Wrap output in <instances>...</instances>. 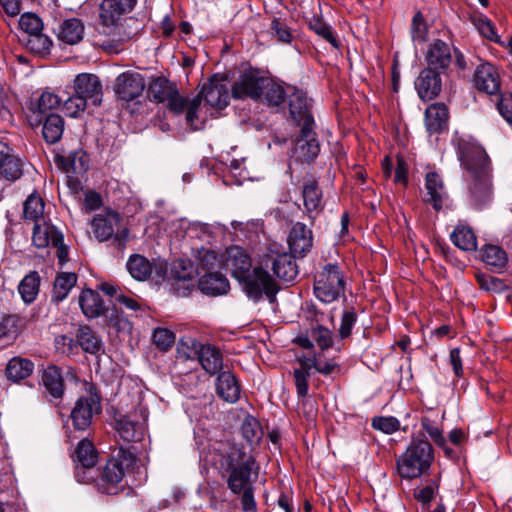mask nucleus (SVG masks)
I'll list each match as a JSON object with an SVG mask.
<instances>
[{"instance_id": "obj_1", "label": "nucleus", "mask_w": 512, "mask_h": 512, "mask_svg": "<svg viewBox=\"0 0 512 512\" xmlns=\"http://www.w3.org/2000/svg\"><path fill=\"white\" fill-rule=\"evenodd\" d=\"M205 461L214 466L223 476L227 475V485L233 493H242V505L245 511L255 509L256 504L250 484L255 461L242 446L230 440L216 441L205 456Z\"/></svg>"}, {"instance_id": "obj_2", "label": "nucleus", "mask_w": 512, "mask_h": 512, "mask_svg": "<svg viewBox=\"0 0 512 512\" xmlns=\"http://www.w3.org/2000/svg\"><path fill=\"white\" fill-rule=\"evenodd\" d=\"M222 262L249 299L258 302L265 295L270 302L275 300L278 292L277 283L262 267V261L259 266L252 268L251 258L245 250L239 246H232L226 249Z\"/></svg>"}, {"instance_id": "obj_3", "label": "nucleus", "mask_w": 512, "mask_h": 512, "mask_svg": "<svg viewBox=\"0 0 512 512\" xmlns=\"http://www.w3.org/2000/svg\"><path fill=\"white\" fill-rule=\"evenodd\" d=\"M459 159L471 180L469 185L470 203L482 208L491 200L489 159L479 146H465L460 150Z\"/></svg>"}, {"instance_id": "obj_4", "label": "nucleus", "mask_w": 512, "mask_h": 512, "mask_svg": "<svg viewBox=\"0 0 512 512\" xmlns=\"http://www.w3.org/2000/svg\"><path fill=\"white\" fill-rule=\"evenodd\" d=\"M149 92L155 101L166 103L172 113L179 115L185 112L186 122L194 130L202 128L204 118L199 113V97L192 99L182 97L176 86L164 78L154 80L149 87Z\"/></svg>"}, {"instance_id": "obj_5", "label": "nucleus", "mask_w": 512, "mask_h": 512, "mask_svg": "<svg viewBox=\"0 0 512 512\" xmlns=\"http://www.w3.org/2000/svg\"><path fill=\"white\" fill-rule=\"evenodd\" d=\"M434 460L433 448L428 440L414 437L397 459V471L404 479L419 478L429 470Z\"/></svg>"}, {"instance_id": "obj_6", "label": "nucleus", "mask_w": 512, "mask_h": 512, "mask_svg": "<svg viewBox=\"0 0 512 512\" xmlns=\"http://www.w3.org/2000/svg\"><path fill=\"white\" fill-rule=\"evenodd\" d=\"M90 224L92 232L99 242L113 238L114 243H116L119 249L125 248L129 238V231L126 227H121L122 218L119 213L107 210L96 214Z\"/></svg>"}, {"instance_id": "obj_7", "label": "nucleus", "mask_w": 512, "mask_h": 512, "mask_svg": "<svg viewBox=\"0 0 512 512\" xmlns=\"http://www.w3.org/2000/svg\"><path fill=\"white\" fill-rule=\"evenodd\" d=\"M313 290L315 297L326 304H330L343 296L345 280L339 267L333 264L326 265L315 276Z\"/></svg>"}, {"instance_id": "obj_8", "label": "nucleus", "mask_w": 512, "mask_h": 512, "mask_svg": "<svg viewBox=\"0 0 512 512\" xmlns=\"http://www.w3.org/2000/svg\"><path fill=\"white\" fill-rule=\"evenodd\" d=\"M262 267L265 270L271 268L275 276L284 281H292L298 274L294 256L284 251L283 247L277 243L268 247L262 257Z\"/></svg>"}, {"instance_id": "obj_9", "label": "nucleus", "mask_w": 512, "mask_h": 512, "mask_svg": "<svg viewBox=\"0 0 512 512\" xmlns=\"http://www.w3.org/2000/svg\"><path fill=\"white\" fill-rule=\"evenodd\" d=\"M147 420L148 411L139 404L133 411L124 415L119 414L116 419V430L124 441H140L144 436Z\"/></svg>"}, {"instance_id": "obj_10", "label": "nucleus", "mask_w": 512, "mask_h": 512, "mask_svg": "<svg viewBox=\"0 0 512 512\" xmlns=\"http://www.w3.org/2000/svg\"><path fill=\"white\" fill-rule=\"evenodd\" d=\"M267 77L257 69H247L242 72L231 87V95L235 99L259 100L263 95V86Z\"/></svg>"}, {"instance_id": "obj_11", "label": "nucleus", "mask_w": 512, "mask_h": 512, "mask_svg": "<svg viewBox=\"0 0 512 512\" xmlns=\"http://www.w3.org/2000/svg\"><path fill=\"white\" fill-rule=\"evenodd\" d=\"M89 156L82 149L70 152L59 158V163L66 173L67 182L71 189L77 191L81 186V178L89 168Z\"/></svg>"}, {"instance_id": "obj_12", "label": "nucleus", "mask_w": 512, "mask_h": 512, "mask_svg": "<svg viewBox=\"0 0 512 512\" xmlns=\"http://www.w3.org/2000/svg\"><path fill=\"white\" fill-rule=\"evenodd\" d=\"M100 411V399L96 394L89 393L80 397L71 411L74 428L81 431L86 430L91 424L93 415Z\"/></svg>"}, {"instance_id": "obj_13", "label": "nucleus", "mask_w": 512, "mask_h": 512, "mask_svg": "<svg viewBox=\"0 0 512 512\" xmlns=\"http://www.w3.org/2000/svg\"><path fill=\"white\" fill-rule=\"evenodd\" d=\"M74 94L86 100L89 104L98 106L102 102L103 91L99 78L94 74L82 73L75 77Z\"/></svg>"}, {"instance_id": "obj_14", "label": "nucleus", "mask_w": 512, "mask_h": 512, "mask_svg": "<svg viewBox=\"0 0 512 512\" xmlns=\"http://www.w3.org/2000/svg\"><path fill=\"white\" fill-rule=\"evenodd\" d=\"M144 88V79L139 73L126 71L115 79V93L119 99L124 101L136 99L142 94Z\"/></svg>"}, {"instance_id": "obj_15", "label": "nucleus", "mask_w": 512, "mask_h": 512, "mask_svg": "<svg viewBox=\"0 0 512 512\" xmlns=\"http://www.w3.org/2000/svg\"><path fill=\"white\" fill-rule=\"evenodd\" d=\"M291 118L302 127L313 126L314 119L310 113V103L306 94L299 89L291 88L288 96Z\"/></svg>"}, {"instance_id": "obj_16", "label": "nucleus", "mask_w": 512, "mask_h": 512, "mask_svg": "<svg viewBox=\"0 0 512 512\" xmlns=\"http://www.w3.org/2000/svg\"><path fill=\"white\" fill-rule=\"evenodd\" d=\"M200 102L202 98L212 107L222 109L228 105L229 91L224 80L214 76L208 84H205L199 95Z\"/></svg>"}, {"instance_id": "obj_17", "label": "nucleus", "mask_w": 512, "mask_h": 512, "mask_svg": "<svg viewBox=\"0 0 512 512\" xmlns=\"http://www.w3.org/2000/svg\"><path fill=\"white\" fill-rule=\"evenodd\" d=\"M137 0H103L100 5V20L105 26H114L121 17L129 13Z\"/></svg>"}, {"instance_id": "obj_18", "label": "nucleus", "mask_w": 512, "mask_h": 512, "mask_svg": "<svg viewBox=\"0 0 512 512\" xmlns=\"http://www.w3.org/2000/svg\"><path fill=\"white\" fill-rule=\"evenodd\" d=\"M319 150L313 126L302 127L293 149L296 158L301 161H311L317 157Z\"/></svg>"}, {"instance_id": "obj_19", "label": "nucleus", "mask_w": 512, "mask_h": 512, "mask_svg": "<svg viewBox=\"0 0 512 512\" xmlns=\"http://www.w3.org/2000/svg\"><path fill=\"white\" fill-rule=\"evenodd\" d=\"M475 87L482 92L493 95L500 90V76L490 63L480 64L474 73Z\"/></svg>"}, {"instance_id": "obj_20", "label": "nucleus", "mask_w": 512, "mask_h": 512, "mask_svg": "<svg viewBox=\"0 0 512 512\" xmlns=\"http://www.w3.org/2000/svg\"><path fill=\"white\" fill-rule=\"evenodd\" d=\"M441 86L439 72L431 68L422 70L415 81L418 96L423 101H430L437 97L441 91Z\"/></svg>"}, {"instance_id": "obj_21", "label": "nucleus", "mask_w": 512, "mask_h": 512, "mask_svg": "<svg viewBox=\"0 0 512 512\" xmlns=\"http://www.w3.org/2000/svg\"><path fill=\"white\" fill-rule=\"evenodd\" d=\"M425 190V201L430 203L435 210H440L448 198V193L442 177L437 172L431 171L426 174Z\"/></svg>"}, {"instance_id": "obj_22", "label": "nucleus", "mask_w": 512, "mask_h": 512, "mask_svg": "<svg viewBox=\"0 0 512 512\" xmlns=\"http://www.w3.org/2000/svg\"><path fill=\"white\" fill-rule=\"evenodd\" d=\"M312 232L305 224L297 222L292 226L288 245L294 256H304L312 247Z\"/></svg>"}, {"instance_id": "obj_23", "label": "nucleus", "mask_w": 512, "mask_h": 512, "mask_svg": "<svg viewBox=\"0 0 512 512\" xmlns=\"http://www.w3.org/2000/svg\"><path fill=\"white\" fill-rule=\"evenodd\" d=\"M63 99L50 91H44L35 104H32L30 123L32 126H38L42 123V117L53 113L52 110L57 109Z\"/></svg>"}, {"instance_id": "obj_24", "label": "nucleus", "mask_w": 512, "mask_h": 512, "mask_svg": "<svg viewBox=\"0 0 512 512\" xmlns=\"http://www.w3.org/2000/svg\"><path fill=\"white\" fill-rule=\"evenodd\" d=\"M32 241L37 248H46L50 245H59L64 239L63 234L54 225L39 221L34 225Z\"/></svg>"}, {"instance_id": "obj_25", "label": "nucleus", "mask_w": 512, "mask_h": 512, "mask_svg": "<svg viewBox=\"0 0 512 512\" xmlns=\"http://www.w3.org/2000/svg\"><path fill=\"white\" fill-rule=\"evenodd\" d=\"M216 392L217 395L226 402L235 403L239 400L241 387L234 374L229 370L222 371L218 374L216 379Z\"/></svg>"}, {"instance_id": "obj_26", "label": "nucleus", "mask_w": 512, "mask_h": 512, "mask_svg": "<svg viewBox=\"0 0 512 512\" xmlns=\"http://www.w3.org/2000/svg\"><path fill=\"white\" fill-rule=\"evenodd\" d=\"M78 303L82 313L90 319L104 314L106 307L101 295L92 289H84L78 297Z\"/></svg>"}, {"instance_id": "obj_27", "label": "nucleus", "mask_w": 512, "mask_h": 512, "mask_svg": "<svg viewBox=\"0 0 512 512\" xmlns=\"http://www.w3.org/2000/svg\"><path fill=\"white\" fill-rule=\"evenodd\" d=\"M448 109L442 103L430 105L425 111V126L430 135L439 134L447 128Z\"/></svg>"}, {"instance_id": "obj_28", "label": "nucleus", "mask_w": 512, "mask_h": 512, "mask_svg": "<svg viewBox=\"0 0 512 512\" xmlns=\"http://www.w3.org/2000/svg\"><path fill=\"white\" fill-rule=\"evenodd\" d=\"M426 60L428 68L437 72L445 70L451 63L450 47L442 40H436L429 48Z\"/></svg>"}, {"instance_id": "obj_29", "label": "nucleus", "mask_w": 512, "mask_h": 512, "mask_svg": "<svg viewBox=\"0 0 512 512\" xmlns=\"http://www.w3.org/2000/svg\"><path fill=\"white\" fill-rule=\"evenodd\" d=\"M199 290L208 296L216 297L227 294L230 289L229 282L220 273H206L198 282Z\"/></svg>"}, {"instance_id": "obj_30", "label": "nucleus", "mask_w": 512, "mask_h": 512, "mask_svg": "<svg viewBox=\"0 0 512 512\" xmlns=\"http://www.w3.org/2000/svg\"><path fill=\"white\" fill-rule=\"evenodd\" d=\"M198 359L202 368L210 375L221 373L224 368L223 357L218 348L212 345H201Z\"/></svg>"}, {"instance_id": "obj_31", "label": "nucleus", "mask_w": 512, "mask_h": 512, "mask_svg": "<svg viewBox=\"0 0 512 512\" xmlns=\"http://www.w3.org/2000/svg\"><path fill=\"white\" fill-rule=\"evenodd\" d=\"M84 25L77 18L64 20L59 26L58 39L66 44L75 45L83 39Z\"/></svg>"}, {"instance_id": "obj_32", "label": "nucleus", "mask_w": 512, "mask_h": 512, "mask_svg": "<svg viewBox=\"0 0 512 512\" xmlns=\"http://www.w3.org/2000/svg\"><path fill=\"white\" fill-rule=\"evenodd\" d=\"M124 470L122 464L115 460H109L104 468L102 476V489L107 494L117 493L116 485L122 481Z\"/></svg>"}, {"instance_id": "obj_33", "label": "nucleus", "mask_w": 512, "mask_h": 512, "mask_svg": "<svg viewBox=\"0 0 512 512\" xmlns=\"http://www.w3.org/2000/svg\"><path fill=\"white\" fill-rule=\"evenodd\" d=\"M42 384L46 392L54 399L61 398L64 393V381L61 371L56 366H49L43 371Z\"/></svg>"}, {"instance_id": "obj_34", "label": "nucleus", "mask_w": 512, "mask_h": 512, "mask_svg": "<svg viewBox=\"0 0 512 512\" xmlns=\"http://www.w3.org/2000/svg\"><path fill=\"white\" fill-rule=\"evenodd\" d=\"M450 237L453 244L463 251H474L477 248L475 232L467 224L459 223Z\"/></svg>"}, {"instance_id": "obj_35", "label": "nucleus", "mask_w": 512, "mask_h": 512, "mask_svg": "<svg viewBox=\"0 0 512 512\" xmlns=\"http://www.w3.org/2000/svg\"><path fill=\"white\" fill-rule=\"evenodd\" d=\"M481 259L491 270L500 272L508 262L507 253L497 245L488 244L481 250Z\"/></svg>"}, {"instance_id": "obj_36", "label": "nucleus", "mask_w": 512, "mask_h": 512, "mask_svg": "<svg viewBox=\"0 0 512 512\" xmlns=\"http://www.w3.org/2000/svg\"><path fill=\"white\" fill-rule=\"evenodd\" d=\"M42 119V134L45 141L49 144L58 142L64 131V119L55 113H50Z\"/></svg>"}, {"instance_id": "obj_37", "label": "nucleus", "mask_w": 512, "mask_h": 512, "mask_svg": "<svg viewBox=\"0 0 512 512\" xmlns=\"http://www.w3.org/2000/svg\"><path fill=\"white\" fill-rule=\"evenodd\" d=\"M77 275L72 272H62L57 274L52 289V301L62 302L70 293L71 289L77 283Z\"/></svg>"}, {"instance_id": "obj_38", "label": "nucleus", "mask_w": 512, "mask_h": 512, "mask_svg": "<svg viewBox=\"0 0 512 512\" xmlns=\"http://www.w3.org/2000/svg\"><path fill=\"white\" fill-rule=\"evenodd\" d=\"M291 86L284 87L267 77L263 86V95L268 106L279 107L287 100Z\"/></svg>"}, {"instance_id": "obj_39", "label": "nucleus", "mask_w": 512, "mask_h": 512, "mask_svg": "<svg viewBox=\"0 0 512 512\" xmlns=\"http://www.w3.org/2000/svg\"><path fill=\"white\" fill-rule=\"evenodd\" d=\"M303 201L308 213L322 209V192L314 179H307L302 189Z\"/></svg>"}, {"instance_id": "obj_40", "label": "nucleus", "mask_w": 512, "mask_h": 512, "mask_svg": "<svg viewBox=\"0 0 512 512\" xmlns=\"http://www.w3.org/2000/svg\"><path fill=\"white\" fill-rule=\"evenodd\" d=\"M40 289V275L37 271L29 272L19 283L18 291L22 300L30 304L35 301Z\"/></svg>"}, {"instance_id": "obj_41", "label": "nucleus", "mask_w": 512, "mask_h": 512, "mask_svg": "<svg viewBox=\"0 0 512 512\" xmlns=\"http://www.w3.org/2000/svg\"><path fill=\"white\" fill-rule=\"evenodd\" d=\"M34 364L29 359L20 357L12 358L6 366V376L13 382H18L31 375Z\"/></svg>"}, {"instance_id": "obj_42", "label": "nucleus", "mask_w": 512, "mask_h": 512, "mask_svg": "<svg viewBox=\"0 0 512 512\" xmlns=\"http://www.w3.org/2000/svg\"><path fill=\"white\" fill-rule=\"evenodd\" d=\"M126 266L130 275L138 281L148 279L153 272L150 261L139 254L131 255Z\"/></svg>"}, {"instance_id": "obj_43", "label": "nucleus", "mask_w": 512, "mask_h": 512, "mask_svg": "<svg viewBox=\"0 0 512 512\" xmlns=\"http://www.w3.org/2000/svg\"><path fill=\"white\" fill-rule=\"evenodd\" d=\"M77 344L83 351L97 354L102 349L101 339L88 326H82L78 330Z\"/></svg>"}, {"instance_id": "obj_44", "label": "nucleus", "mask_w": 512, "mask_h": 512, "mask_svg": "<svg viewBox=\"0 0 512 512\" xmlns=\"http://www.w3.org/2000/svg\"><path fill=\"white\" fill-rule=\"evenodd\" d=\"M76 457L84 468H91L97 463L98 455L93 443L82 439L77 446Z\"/></svg>"}, {"instance_id": "obj_45", "label": "nucleus", "mask_w": 512, "mask_h": 512, "mask_svg": "<svg viewBox=\"0 0 512 512\" xmlns=\"http://www.w3.org/2000/svg\"><path fill=\"white\" fill-rule=\"evenodd\" d=\"M293 377L298 397H306L309 391L308 380L311 377V370L305 360H301L299 367L294 369Z\"/></svg>"}, {"instance_id": "obj_46", "label": "nucleus", "mask_w": 512, "mask_h": 512, "mask_svg": "<svg viewBox=\"0 0 512 512\" xmlns=\"http://www.w3.org/2000/svg\"><path fill=\"white\" fill-rule=\"evenodd\" d=\"M44 212V202L37 193H32L24 202L23 214L25 219L36 222L40 221Z\"/></svg>"}, {"instance_id": "obj_47", "label": "nucleus", "mask_w": 512, "mask_h": 512, "mask_svg": "<svg viewBox=\"0 0 512 512\" xmlns=\"http://www.w3.org/2000/svg\"><path fill=\"white\" fill-rule=\"evenodd\" d=\"M242 436L249 444H255L262 438L263 432L257 419L252 416H247L241 425Z\"/></svg>"}, {"instance_id": "obj_48", "label": "nucleus", "mask_w": 512, "mask_h": 512, "mask_svg": "<svg viewBox=\"0 0 512 512\" xmlns=\"http://www.w3.org/2000/svg\"><path fill=\"white\" fill-rule=\"evenodd\" d=\"M26 46L35 54L46 55L50 52L52 41L41 31L28 36L26 39Z\"/></svg>"}, {"instance_id": "obj_49", "label": "nucleus", "mask_w": 512, "mask_h": 512, "mask_svg": "<svg viewBox=\"0 0 512 512\" xmlns=\"http://www.w3.org/2000/svg\"><path fill=\"white\" fill-rule=\"evenodd\" d=\"M310 337L322 350H326L333 345L332 331L322 325L313 326L310 329Z\"/></svg>"}, {"instance_id": "obj_50", "label": "nucleus", "mask_w": 512, "mask_h": 512, "mask_svg": "<svg viewBox=\"0 0 512 512\" xmlns=\"http://www.w3.org/2000/svg\"><path fill=\"white\" fill-rule=\"evenodd\" d=\"M63 109L66 114L70 117H79L86 109L89 104L86 100L73 94L68 96L65 100L63 99Z\"/></svg>"}, {"instance_id": "obj_51", "label": "nucleus", "mask_w": 512, "mask_h": 512, "mask_svg": "<svg viewBox=\"0 0 512 512\" xmlns=\"http://www.w3.org/2000/svg\"><path fill=\"white\" fill-rule=\"evenodd\" d=\"M309 27L311 30H313L316 34L323 37L325 40H327L330 44H332L334 47H337V39L335 38L331 27L327 25L323 20L317 16H313L309 20Z\"/></svg>"}, {"instance_id": "obj_52", "label": "nucleus", "mask_w": 512, "mask_h": 512, "mask_svg": "<svg viewBox=\"0 0 512 512\" xmlns=\"http://www.w3.org/2000/svg\"><path fill=\"white\" fill-rule=\"evenodd\" d=\"M196 259L198 266L203 271H211L220 264L217 254L208 248L199 249L197 251Z\"/></svg>"}, {"instance_id": "obj_53", "label": "nucleus", "mask_w": 512, "mask_h": 512, "mask_svg": "<svg viewBox=\"0 0 512 512\" xmlns=\"http://www.w3.org/2000/svg\"><path fill=\"white\" fill-rule=\"evenodd\" d=\"M20 28L28 34V36L42 31V20L34 13H24L19 19Z\"/></svg>"}, {"instance_id": "obj_54", "label": "nucleus", "mask_w": 512, "mask_h": 512, "mask_svg": "<svg viewBox=\"0 0 512 512\" xmlns=\"http://www.w3.org/2000/svg\"><path fill=\"white\" fill-rule=\"evenodd\" d=\"M0 174L7 180L14 181L20 178L22 174L20 161L13 156H9L0 165Z\"/></svg>"}, {"instance_id": "obj_55", "label": "nucleus", "mask_w": 512, "mask_h": 512, "mask_svg": "<svg viewBox=\"0 0 512 512\" xmlns=\"http://www.w3.org/2000/svg\"><path fill=\"white\" fill-rule=\"evenodd\" d=\"M153 341L159 349L166 351L173 345L175 335L166 328H156L153 332Z\"/></svg>"}, {"instance_id": "obj_56", "label": "nucleus", "mask_w": 512, "mask_h": 512, "mask_svg": "<svg viewBox=\"0 0 512 512\" xmlns=\"http://www.w3.org/2000/svg\"><path fill=\"white\" fill-rule=\"evenodd\" d=\"M372 427L386 434H392L399 429L400 422L397 418L392 416L375 417L372 420Z\"/></svg>"}, {"instance_id": "obj_57", "label": "nucleus", "mask_w": 512, "mask_h": 512, "mask_svg": "<svg viewBox=\"0 0 512 512\" xmlns=\"http://www.w3.org/2000/svg\"><path fill=\"white\" fill-rule=\"evenodd\" d=\"M172 273L175 278L185 281L193 279L198 274V271L194 270L190 262L178 260L174 263Z\"/></svg>"}, {"instance_id": "obj_58", "label": "nucleus", "mask_w": 512, "mask_h": 512, "mask_svg": "<svg viewBox=\"0 0 512 512\" xmlns=\"http://www.w3.org/2000/svg\"><path fill=\"white\" fill-rule=\"evenodd\" d=\"M477 282L481 289L488 292L499 293L505 288V284L501 279L492 276L480 275L477 277Z\"/></svg>"}, {"instance_id": "obj_59", "label": "nucleus", "mask_w": 512, "mask_h": 512, "mask_svg": "<svg viewBox=\"0 0 512 512\" xmlns=\"http://www.w3.org/2000/svg\"><path fill=\"white\" fill-rule=\"evenodd\" d=\"M421 426L436 445H444V436L442 431L430 418L423 417L421 419Z\"/></svg>"}, {"instance_id": "obj_60", "label": "nucleus", "mask_w": 512, "mask_h": 512, "mask_svg": "<svg viewBox=\"0 0 512 512\" xmlns=\"http://www.w3.org/2000/svg\"><path fill=\"white\" fill-rule=\"evenodd\" d=\"M497 110L504 120L512 126V94L506 93L500 96L497 103Z\"/></svg>"}, {"instance_id": "obj_61", "label": "nucleus", "mask_w": 512, "mask_h": 512, "mask_svg": "<svg viewBox=\"0 0 512 512\" xmlns=\"http://www.w3.org/2000/svg\"><path fill=\"white\" fill-rule=\"evenodd\" d=\"M356 320L357 315L354 310L351 309L344 311L339 328V334L341 338H347L348 336H350L352 328L356 323Z\"/></svg>"}, {"instance_id": "obj_62", "label": "nucleus", "mask_w": 512, "mask_h": 512, "mask_svg": "<svg viewBox=\"0 0 512 512\" xmlns=\"http://www.w3.org/2000/svg\"><path fill=\"white\" fill-rule=\"evenodd\" d=\"M411 32L413 40L424 41L427 27L421 13H416L412 19Z\"/></svg>"}, {"instance_id": "obj_63", "label": "nucleus", "mask_w": 512, "mask_h": 512, "mask_svg": "<svg viewBox=\"0 0 512 512\" xmlns=\"http://www.w3.org/2000/svg\"><path fill=\"white\" fill-rule=\"evenodd\" d=\"M305 362L307 363L310 370L315 369L317 372L323 375L331 374L336 368V363L333 362L332 360L322 362L320 359L313 357L305 359Z\"/></svg>"}, {"instance_id": "obj_64", "label": "nucleus", "mask_w": 512, "mask_h": 512, "mask_svg": "<svg viewBox=\"0 0 512 512\" xmlns=\"http://www.w3.org/2000/svg\"><path fill=\"white\" fill-rule=\"evenodd\" d=\"M271 30L277 36L278 40L283 43H289L292 35L289 27L280 19L274 18L271 22Z\"/></svg>"}]
</instances>
